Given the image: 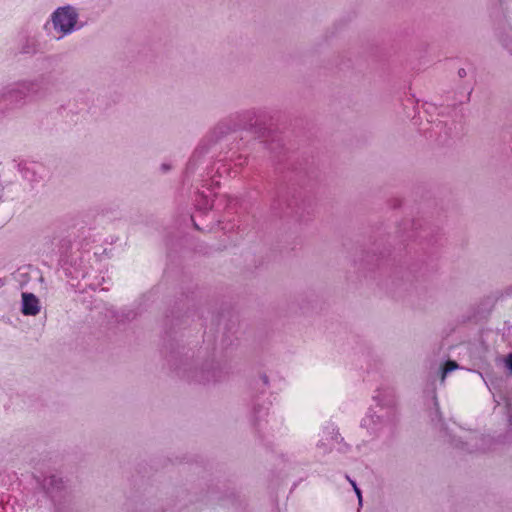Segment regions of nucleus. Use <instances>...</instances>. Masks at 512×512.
Masks as SVG:
<instances>
[{
    "label": "nucleus",
    "instance_id": "f257e3e1",
    "mask_svg": "<svg viewBox=\"0 0 512 512\" xmlns=\"http://www.w3.org/2000/svg\"><path fill=\"white\" fill-rule=\"evenodd\" d=\"M374 400L376 406L367 411L361 419L360 427L365 429L372 439L390 443L398 432L400 419L396 399L392 393L378 392Z\"/></svg>",
    "mask_w": 512,
    "mask_h": 512
},
{
    "label": "nucleus",
    "instance_id": "f03ea898",
    "mask_svg": "<svg viewBox=\"0 0 512 512\" xmlns=\"http://www.w3.org/2000/svg\"><path fill=\"white\" fill-rule=\"evenodd\" d=\"M169 362L180 377L199 384H214L226 377V371L216 362L206 363L198 369L190 358L185 356L178 359L174 354H171Z\"/></svg>",
    "mask_w": 512,
    "mask_h": 512
},
{
    "label": "nucleus",
    "instance_id": "7ed1b4c3",
    "mask_svg": "<svg viewBox=\"0 0 512 512\" xmlns=\"http://www.w3.org/2000/svg\"><path fill=\"white\" fill-rule=\"evenodd\" d=\"M240 126L241 124L231 117L221 120L195 148L187 163L186 172L193 173L203 160L204 156L213 152L216 145L222 139L228 136L231 132L238 130V127Z\"/></svg>",
    "mask_w": 512,
    "mask_h": 512
},
{
    "label": "nucleus",
    "instance_id": "20e7f679",
    "mask_svg": "<svg viewBox=\"0 0 512 512\" xmlns=\"http://www.w3.org/2000/svg\"><path fill=\"white\" fill-rule=\"evenodd\" d=\"M59 33L56 37L57 40L64 38L85 26V23L79 21V13L77 8L71 5L58 7L53 11L50 21L44 24V29L47 30L49 25Z\"/></svg>",
    "mask_w": 512,
    "mask_h": 512
},
{
    "label": "nucleus",
    "instance_id": "39448f33",
    "mask_svg": "<svg viewBox=\"0 0 512 512\" xmlns=\"http://www.w3.org/2000/svg\"><path fill=\"white\" fill-rule=\"evenodd\" d=\"M446 436L449 437V442L457 449L467 451L469 453L483 451L484 448L480 447L479 442H484L485 437L479 436L476 433L470 432L465 437V441L462 440V437H451L450 434L446 433Z\"/></svg>",
    "mask_w": 512,
    "mask_h": 512
},
{
    "label": "nucleus",
    "instance_id": "423d86ee",
    "mask_svg": "<svg viewBox=\"0 0 512 512\" xmlns=\"http://www.w3.org/2000/svg\"><path fill=\"white\" fill-rule=\"evenodd\" d=\"M42 169V165L36 162L24 161L18 164V170L22 177L30 183H37L42 179L40 174Z\"/></svg>",
    "mask_w": 512,
    "mask_h": 512
},
{
    "label": "nucleus",
    "instance_id": "0eeeda50",
    "mask_svg": "<svg viewBox=\"0 0 512 512\" xmlns=\"http://www.w3.org/2000/svg\"><path fill=\"white\" fill-rule=\"evenodd\" d=\"M26 80H21L8 85L3 95L11 101L19 102L29 99Z\"/></svg>",
    "mask_w": 512,
    "mask_h": 512
},
{
    "label": "nucleus",
    "instance_id": "6e6552de",
    "mask_svg": "<svg viewBox=\"0 0 512 512\" xmlns=\"http://www.w3.org/2000/svg\"><path fill=\"white\" fill-rule=\"evenodd\" d=\"M29 100L41 99L47 95V82L44 76L26 80Z\"/></svg>",
    "mask_w": 512,
    "mask_h": 512
},
{
    "label": "nucleus",
    "instance_id": "1a4fd4ad",
    "mask_svg": "<svg viewBox=\"0 0 512 512\" xmlns=\"http://www.w3.org/2000/svg\"><path fill=\"white\" fill-rule=\"evenodd\" d=\"M343 438L339 434L337 427L329 426L323 431L322 438L318 441L317 447L323 448L324 452L331 450L333 442H340Z\"/></svg>",
    "mask_w": 512,
    "mask_h": 512
},
{
    "label": "nucleus",
    "instance_id": "9d476101",
    "mask_svg": "<svg viewBox=\"0 0 512 512\" xmlns=\"http://www.w3.org/2000/svg\"><path fill=\"white\" fill-rule=\"evenodd\" d=\"M19 50L22 54L34 55L43 51V44L38 35H26L20 42Z\"/></svg>",
    "mask_w": 512,
    "mask_h": 512
},
{
    "label": "nucleus",
    "instance_id": "9b49d317",
    "mask_svg": "<svg viewBox=\"0 0 512 512\" xmlns=\"http://www.w3.org/2000/svg\"><path fill=\"white\" fill-rule=\"evenodd\" d=\"M21 311L26 316L37 315L40 311L39 299L32 293H23Z\"/></svg>",
    "mask_w": 512,
    "mask_h": 512
},
{
    "label": "nucleus",
    "instance_id": "f8f14e48",
    "mask_svg": "<svg viewBox=\"0 0 512 512\" xmlns=\"http://www.w3.org/2000/svg\"><path fill=\"white\" fill-rule=\"evenodd\" d=\"M230 117L234 118L235 121L241 124L238 129H249L257 119L258 111L256 109H248L231 115Z\"/></svg>",
    "mask_w": 512,
    "mask_h": 512
},
{
    "label": "nucleus",
    "instance_id": "ddd939ff",
    "mask_svg": "<svg viewBox=\"0 0 512 512\" xmlns=\"http://www.w3.org/2000/svg\"><path fill=\"white\" fill-rule=\"evenodd\" d=\"M42 487L48 494L52 495L63 488V481L57 475H50L43 479Z\"/></svg>",
    "mask_w": 512,
    "mask_h": 512
},
{
    "label": "nucleus",
    "instance_id": "4468645a",
    "mask_svg": "<svg viewBox=\"0 0 512 512\" xmlns=\"http://www.w3.org/2000/svg\"><path fill=\"white\" fill-rule=\"evenodd\" d=\"M433 400H434V410L430 414L431 421L435 422V425H439L441 430H445L444 424L442 423V416H441V413L439 410V404H438L437 397L435 394L433 396Z\"/></svg>",
    "mask_w": 512,
    "mask_h": 512
},
{
    "label": "nucleus",
    "instance_id": "2eb2a0df",
    "mask_svg": "<svg viewBox=\"0 0 512 512\" xmlns=\"http://www.w3.org/2000/svg\"><path fill=\"white\" fill-rule=\"evenodd\" d=\"M267 415H268V407L267 406L254 403L253 418H254L255 424L260 426L261 419Z\"/></svg>",
    "mask_w": 512,
    "mask_h": 512
},
{
    "label": "nucleus",
    "instance_id": "dca6fc26",
    "mask_svg": "<svg viewBox=\"0 0 512 512\" xmlns=\"http://www.w3.org/2000/svg\"><path fill=\"white\" fill-rule=\"evenodd\" d=\"M457 368H458V364L455 361H451V360L447 361L441 371V382H444L446 376L450 372L456 370Z\"/></svg>",
    "mask_w": 512,
    "mask_h": 512
},
{
    "label": "nucleus",
    "instance_id": "f3484780",
    "mask_svg": "<svg viewBox=\"0 0 512 512\" xmlns=\"http://www.w3.org/2000/svg\"><path fill=\"white\" fill-rule=\"evenodd\" d=\"M346 479L350 482V484L352 485L356 495H357V498H358V501H359V505H362V493H361V490L360 488L357 486L356 482L354 480H352L348 475H346Z\"/></svg>",
    "mask_w": 512,
    "mask_h": 512
},
{
    "label": "nucleus",
    "instance_id": "a211bd4d",
    "mask_svg": "<svg viewBox=\"0 0 512 512\" xmlns=\"http://www.w3.org/2000/svg\"><path fill=\"white\" fill-rule=\"evenodd\" d=\"M259 381L261 382L262 386L268 387L269 385V378L267 375L263 374L260 376Z\"/></svg>",
    "mask_w": 512,
    "mask_h": 512
},
{
    "label": "nucleus",
    "instance_id": "6ab92c4d",
    "mask_svg": "<svg viewBox=\"0 0 512 512\" xmlns=\"http://www.w3.org/2000/svg\"><path fill=\"white\" fill-rule=\"evenodd\" d=\"M505 363H506V367L511 371L512 373V352L510 354H508L506 360H505Z\"/></svg>",
    "mask_w": 512,
    "mask_h": 512
},
{
    "label": "nucleus",
    "instance_id": "aec40b11",
    "mask_svg": "<svg viewBox=\"0 0 512 512\" xmlns=\"http://www.w3.org/2000/svg\"><path fill=\"white\" fill-rule=\"evenodd\" d=\"M160 169L163 173H166L171 169V165L168 163H163L161 164Z\"/></svg>",
    "mask_w": 512,
    "mask_h": 512
},
{
    "label": "nucleus",
    "instance_id": "412c9836",
    "mask_svg": "<svg viewBox=\"0 0 512 512\" xmlns=\"http://www.w3.org/2000/svg\"><path fill=\"white\" fill-rule=\"evenodd\" d=\"M503 296H512V285L505 288V290L502 293Z\"/></svg>",
    "mask_w": 512,
    "mask_h": 512
},
{
    "label": "nucleus",
    "instance_id": "4be33fe9",
    "mask_svg": "<svg viewBox=\"0 0 512 512\" xmlns=\"http://www.w3.org/2000/svg\"><path fill=\"white\" fill-rule=\"evenodd\" d=\"M458 75H459L460 77H465V76H466V71H465V69H463V68L459 69V70H458Z\"/></svg>",
    "mask_w": 512,
    "mask_h": 512
},
{
    "label": "nucleus",
    "instance_id": "5701e85b",
    "mask_svg": "<svg viewBox=\"0 0 512 512\" xmlns=\"http://www.w3.org/2000/svg\"><path fill=\"white\" fill-rule=\"evenodd\" d=\"M509 409V422H510V425H512V414H511V411H510V408L508 407Z\"/></svg>",
    "mask_w": 512,
    "mask_h": 512
}]
</instances>
